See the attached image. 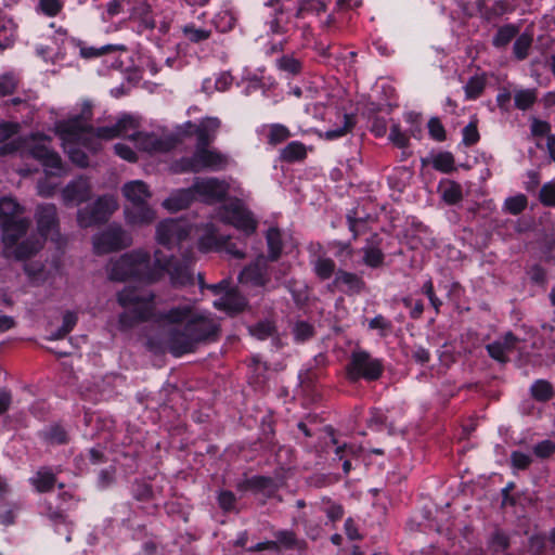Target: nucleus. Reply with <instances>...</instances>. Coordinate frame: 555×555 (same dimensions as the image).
Returning a JSON list of instances; mask_svg holds the SVG:
<instances>
[{
    "label": "nucleus",
    "mask_w": 555,
    "mask_h": 555,
    "mask_svg": "<svg viewBox=\"0 0 555 555\" xmlns=\"http://www.w3.org/2000/svg\"><path fill=\"white\" fill-rule=\"evenodd\" d=\"M107 273L111 280L132 279L144 284L156 282L165 274H168L173 285H184L191 280V273L185 263L167 257L160 250L154 253L152 263L149 251L141 248L112 260L107 267Z\"/></svg>",
    "instance_id": "obj_1"
},
{
    "label": "nucleus",
    "mask_w": 555,
    "mask_h": 555,
    "mask_svg": "<svg viewBox=\"0 0 555 555\" xmlns=\"http://www.w3.org/2000/svg\"><path fill=\"white\" fill-rule=\"evenodd\" d=\"M165 321V343L175 356L192 351L197 343L215 335L219 327L215 319L190 302L170 309Z\"/></svg>",
    "instance_id": "obj_2"
},
{
    "label": "nucleus",
    "mask_w": 555,
    "mask_h": 555,
    "mask_svg": "<svg viewBox=\"0 0 555 555\" xmlns=\"http://www.w3.org/2000/svg\"><path fill=\"white\" fill-rule=\"evenodd\" d=\"M23 208L15 199L3 197L0 199V218L2 219L3 254L8 258L25 259L41 249L40 240H30L25 236L29 221L18 216Z\"/></svg>",
    "instance_id": "obj_3"
},
{
    "label": "nucleus",
    "mask_w": 555,
    "mask_h": 555,
    "mask_svg": "<svg viewBox=\"0 0 555 555\" xmlns=\"http://www.w3.org/2000/svg\"><path fill=\"white\" fill-rule=\"evenodd\" d=\"M193 234L197 237L198 248L203 251L221 248L227 243V240L219 236L216 228L210 223L193 227L185 220L171 218L157 224L155 238L159 245L172 249Z\"/></svg>",
    "instance_id": "obj_4"
},
{
    "label": "nucleus",
    "mask_w": 555,
    "mask_h": 555,
    "mask_svg": "<svg viewBox=\"0 0 555 555\" xmlns=\"http://www.w3.org/2000/svg\"><path fill=\"white\" fill-rule=\"evenodd\" d=\"M90 116V106H86L79 117L61 121L55 126L56 133L62 140L64 151L68 154L72 162L80 167L88 165L87 155L80 147L96 151L100 147V141L105 140L99 135V129L94 130L87 126V119H89Z\"/></svg>",
    "instance_id": "obj_5"
},
{
    "label": "nucleus",
    "mask_w": 555,
    "mask_h": 555,
    "mask_svg": "<svg viewBox=\"0 0 555 555\" xmlns=\"http://www.w3.org/2000/svg\"><path fill=\"white\" fill-rule=\"evenodd\" d=\"M137 127L135 119L125 115L115 125L99 128V135L105 140H112L116 137L128 138L139 151L147 153L168 151L179 141L177 134L175 138L168 135L159 138L154 133L140 132Z\"/></svg>",
    "instance_id": "obj_6"
},
{
    "label": "nucleus",
    "mask_w": 555,
    "mask_h": 555,
    "mask_svg": "<svg viewBox=\"0 0 555 555\" xmlns=\"http://www.w3.org/2000/svg\"><path fill=\"white\" fill-rule=\"evenodd\" d=\"M118 302L125 309L118 321L121 331L147 319L152 311L151 294L144 289L127 286L118 294Z\"/></svg>",
    "instance_id": "obj_7"
},
{
    "label": "nucleus",
    "mask_w": 555,
    "mask_h": 555,
    "mask_svg": "<svg viewBox=\"0 0 555 555\" xmlns=\"http://www.w3.org/2000/svg\"><path fill=\"white\" fill-rule=\"evenodd\" d=\"M229 157L216 149L208 147V144L197 142L196 149L191 157H184L172 165V171L180 172H199V171H219L227 168Z\"/></svg>",
    "instance_id": "obj_8"
},
{
    "label": "nucleus",
    "mask_w": 555,
    "mask_h": 555,
    "mask_svg": "<svg viewBox=\"0 0 555 555\" xmlns=\"http://www.w3.org/2000/svg\"><path fill=\"white\" fill-rule=\"evenodd\" d=\"M77 47V39L68 37L64 30H57L46 43H38L36 52L44 61L55 63L64 60L68 54L76 53Z\"/></svg>",
    "instance_id": "obj_9"
},
{
    "label": "nucleus",
    "mask_w": 555,
    "mask_h": 555,
    "mask_svg": "<svg viewBox=\"0 0 555 555\" xmlns=\"http://www.w3.org/2000/svg\"><path fill=\"white\" fill-rule=\"evenodd\" d=\"M218 216L222 221L234 225L247 235L255 232L257 227L251 214L237 199L230 201L220 207Z\"/></svg>",
    "instance_id": "obj_10"
},
{
    "label": "nucleus",
    "mask_w": 555,
    "mask_h": 555,
    "mask_svg": "<svg viewBox=\"0 0 555 555\" xmlns=\"http://www.w3.org/2000/svg\"><path fill=\"white\" fill-rule=\"evenodd\" d=\"M132 237L120 225H109L93 237V248L99 255L130 246Z\"/></svg>",
    "instance_id": "obj_11"
},
{
    "label": "nucleus",
    "mask_w": 555,
    "mask_h": 555,
    "mask_svg": "<svg viewBox=\"0 0 555 555\" xmlns=\"http://www.w3.org/2000/svg\"><path fill=\"white\" fill-rule=\"evenodd\" d=\"M118 207L113 196L100 197L92 207L80 209L77 222L81 228H88L108 218Z\"/></svg>",
    "instance_id": "obj_12"
},
{
    "label": "nucleus",
    "mask_w": 555,
    "mask_h": 555,
    "mask_svg": "<svg viewBox=\"0 0 555 555\" xmlns=\"http://www.w3.org/2000/svg\"><path fill=\"white\" fill-rule=\"evenodd\" d=\"M382 374V364L377 359L371 358L365 352H356L347 370L349 379L359 378L377 379Z\"/></svg>",
    "instance_id": "obj_13"
},
{
    "label": "nucleus",
    "mask_w": 555,
    "mask_h": 555,
    "mask_svg": "<svg viewBox=\"0 0 555 555\" xmlns=\"http://www.w3.org/2000/svg\"><path fill=\"white\" fill-rule=\"evenodd\" d=\"M37 225L38 233H33L28 235L25 234L22 240L30 238V240H40L41 245L43 244V240L50 237L54 240V236L57 235V221H56V208L54 205H42L37 209Z\"/></svg>",
    "instance_id": "obj_14"
},
{
    "label": "nucleus",
    "mask_w": 555,
    "mask_h": 555,
    "mask_svg": "<svg viewBox=\"0 0 555 555\" xmlns=\"http://www.w3.org/2000/svg\"><path fill=\"white\" fill-rule=\"evenodd\" d=\"M220 127V120L216 117H207L203 119L199 125H193L192 122H185L180 126L177 130V137L179 140L184 135L196 133L197 142L201 144H209L216 137V132Z\"/></svg>",
    "instance_id": "obj_15"
},
{
    "label": "nucleus",
    "mask_w": 555,
    "mask_h": 555,
    "mask_svg": "<svg viewBox=\"0 0 555 555\" xmlns=\"http://www.w3.org/2000/svg\"><path fill=\"white\" fill-rule=\"evenodd\" d=\"M193 189L201 199L212 203L225 195L228 185L217 178H198L194 181Z\"/></svg>",
    "instance_id": "obj_16"
},
{
    "label": "nucleus",
    "mask_w": 555,
    "mask_h": 555,
    "mask_svg": "<svg viewBox=\"0 0 555 555\" xmlns=\"http://www.w3.org/2000/svg\"><path fill=\"white\" fill-rule=\"evenodd\" d=\"M240 282L244 285L262 287L268 282L267 260L259 256L255 262L245 268L240 274Z\"/></svg>",
    "instance_id": "obj_17"
},
{
    "label": "nucleus",
    "mask_w": 555,
    "mask_h": 555,
    "mask_svg": "<svg viewBox=\"0 0 555 555\" xmlns=\"http://www.w3.org/2000/svg\"><path fill=\"white\" fill-rule=\"evenodd\" d=\"M125 218L131 227H145L155 221L156 211L146 203L130 205L125 208Z\"/></svg>",
    "instance_id": "obj_18"
},
{
    "label": "nucleus",
    "mask_w": 555,
    "mask_h": 555,
    "mask_svg": "<svg viewBox=\"0 0 555 555\" xmlns=\"http://www.w3.org/2000/svg\"><path fill=\"white\" fill-rule=\"evenodd\" d=\"M28 147L33 157L39 159L42 163L47 176L61 175L63 168L61 158L56 153L50 151L44 144L36 146L28 145Z\"/></svg>",
    "instance_id": "obj_19"
},
{
    "label": "nucleus",
    "mask_w": 555,
    "mask_h": 555,
    "mask_svg": "<svg viewBox=\"0 0 555 555\" xmlns=\"http://www.w3.org/2000/svg\"><path fill=\"white\" fill-rule=\"evenodd\" d=\"M17 127L13 124L0 125V156L23 151L24 141L15 137Z\"/></svg>",
    "instance_id": "obj_20"
},
{
    "label": "nucleus",
    "mask_w": 555,
    "mask_h": 555,
    "mask_svg": "<svg viewBox=\"0 0 555 555\" xmlns=\"http://www.w3.org/2000/svg\"><path fill=\"white\" fill-rule=\"evenodd\" d=\"M518 339L511 333L503 338L493 341L487 346V350L491 358L500 362H505L508 354L516 348Z\"/></svg>",
    "instance_id": "obj_21"
},
{
    "label": "nucleus",
    "mask_w": 555,
    "mask_h": 555,
    "mask_svg": "<svg viewBox=\"0 0 555 555\" xmlns=\"http://www.w3.org/2000/svg\"><path fill=\"white\" fill-rule=\"evenodd\" d=\"M90 185L89 182L79 178L69 183L62 193L63 201L66 204H80L89 197Z\"/></svg>",
    "instance_id": "obj_22"
},
{
    "label": "nucleus",
    "mask_w": 555,
    "mask_h": 555,
    "mask_svg": "<svg viewBox=\"0 0 555 555\" xmlns=\"http://www.w3.org/2000/svg\"><path fill=\"white\" fill-rule=\"evenodd\" d=\"M122 194L130 202V205L146 203L152 196L149 185L141 180L126 183L122 186Z\"/></svg>",
    "instance_id": "obj_23"
},
{
    "label": "nucleus",
    "mask_w": 555,
    "mask_h": 555,
    "mask_svg": "<svg viewBox=\"0 0 555 555\" xmlns=\"http://www.w3.org/2000/svg\"><path fill=\"white\" fill-rule=\"evenodd\" d=\"M362 262L372 268L376 269L384 264L385 255L379 247V238L374 235L366 245L361 248Z\"/></svg>",
    "instance_id": "obj_24"
},
{
    "label": "nucleus",
    "mask_w": 555,
    "mask_h": 555,
    "mask_svg": "<svg viewBox=\"0 0 555 555\" xmlns=\"http://www.w3.org/2000/svg\"><path fill=\"white\" fill-rule=\"evenodd\" d=\"M214 306L228 314H235L245 308L246 300L235 291H225L219 299L214 301Z\"/></svg>",
    "instance_id": "obj_25"
},
{
    "label": "nucleus",
    "mask_w": 555,
    "mask_h": 555,
    "mask_svg": "<svg viewBox=\"0 0 555 555\" xmlns=\"http://www.w3.org/2000/svg\"><path fill=\"white\" fill-rule=\"evenodd\" d=\"M194 197L193 186L191 189H181L172 192L162 205L168 211L175 212L189 207Z\"/></svg>",
    "instance_id": "obj_26"
},
{
    "label": "nucleus",
    "mask_w": 555,
    "mask_h": 555,
    "mask_svg": "<svg viewBox=\"0 0 555 555\" xmlns=\"http://www.w3.org/2000/svg\"><path fill=\"white\" fill-rule=\"evenodd\" d=\"M333 285L345 292L358 293L362 289L363 282L353 273L338 271L336 272Z\"/></svg>",
    "instance_id": "obj_27"
},
{
    "label": "nucleus",
    "mask_w": 555,
    "mask_h": 555,
    "mask_svg": "<svg viewBox=\"0 0 555 555\" xmlns=\"http://www.w3.org/2000/svg\"><path fill=\"white\" fill-rule=\"evenodd\" d=\"M117 51H124V47L116 46V44H105L100 48L87 47L83 42H81L79 40H78V47L76 50V52H78L79 55L86 60L99 57L104 54H108V53L117 52Z\"/></svg>",
    "instance_id": "obj_28"
},
{
    "label": "nucleus",
    "mask_w": 555,
    "mask_h": 555,
    "mask_svg": "<svg viewBox=\"0 0 555 555\" xmlns=\"http://www.w3.org/2000/svg\"><path fill=\"white\" fill-rule=\"evenodd\" d=\"M33 486L39 492L51 490L55 483V477L49 468H40L30 479Z\"/></svg>",
    "instance_id": "obj_29"
},
{
    "label": "nucleus",
    "mask_w": 555,
    "mask_h": 555,
    "mask_svg": "<svg viewBox=\"0 0 555 555\" xmlns=\"http://www.w3.org/2000/svg\"><path fill=\"white\" fill-rule=\"evenodd\" d=\"M130 18L138 21L144 29H152L155 27L153 16L151 15L150 5L140 3L131 10Z\"/></svg>",
    "instance_id": "obj_30"
},
{
    "label": "nucleus",
    "mask_w": 555,
    "mask_h": 555,
    "mask_svg": "<svg viewBox=\"0 0 555 555\" xmlns=\"http://www.w3.org/2000/svg\"><path fill=\"white\" fill-rule=\"evenodd\" d=\"M306 155H307L306 146L298 141H293V142L288 143L281 151V158L286 162L301 160L306 157Z\"/></svg>",
    "instance_id": "obj_31"
},
{
    "label": "nucleus",
    "mask_w": 555,
    "mask_h": 555,
    "mask_svg": "<svg viewBox=\"0 0 555 555\" xmlns=\"http://www.w3.org/2000/svg\"><path fill=\"white\" fill-rule=\"evenodd\" d=\"M335 262L331 258L319 257L313 262L314 273L322 280L330 279L335 272Z\"/></svg>",
    "instance_id": "obj_32"
},
{
    "label": "nucleus",
    "mask_w": 555,
    "mask_h": 555,
    "mask_svg": "<svg viewBox=\"0 0 555 555\" xmlns=\"http://www.w3.org/2000/svg\"><path fill=\"white\" fill-rule=\"evenodd\" d=\"M515 106L519 109L529 108L537 100V92L533 89H520L514 94Z\"/></svg>",
    "instance_id": "obj_33"
},
{
    "label": "nucleus",
    "mask_w": 555,
    "mask_h": 555,
    "mask_svg": "<svg viewBox=\"0 0 555 555\" xmlns=\"http://www.w3.org/2000/svg\"><path fill=\"white\" fill-rule=\"evenodd\" d=\"M486 86V78L483 76L472 77L464 87L467 100L477 99L483 91Z\"/></svg>",
    "instance_id": "obj_34"
},
{
    "label": "nucleus",
    "mask_w": 555,
    "mask_h": 555,
    "mask_svg": "<svg viewBox=\"0 0 555 555\" xmlns=\"http://www.w3.org/2000/svg\"><path fill=\"white\" fill-rule=\"evenodd\" d=\"M354 125L353 117L351 115H343V126L327 130L325 131L321 137L325 138L326 140H335L343 135H345L347 132H349Z\"/></svg>",
    "instance_id": "obj_35"
},
{
    "label": "nucleus",
    "mask_w": 555,
    "mask_h": 555,
    "mask_svg": "<svg viewBox=\"0 0 555 555\" xmlns=\"http://www.w3.org/2000/svg\"><path fill=\"white\" fill-rule=\"evenodd\" d=\"M267 242L269 247V258L274 261L281 253V233L276 229H270L267 233Z\"/></svg>",
    "instance_id": "obj_36"
},
{
    "label": "nucleus",
    "mask_w": 555,
    "mask_h": 555,
    "mask_svg": "<svg viewBox=\"0 0 555 555\" xmlns=\"http://www.w3.org/2000/svg\"><path fill=\"white\" fill-rule=\"evenodd\" d=\"M13 23L0 14V51L9 48L12 43Z\"/></svg>",
    "instance_id": "obj_37"
},
{
    "label": "nucleus",
    "mask_w": 555,
    "mask_h": 555,
    "mask_svg": "<svg viewBox=\"0 0 555 555\" xmlns=\"http://www.w3.org/2000/svg\"><path fill=\"white\" fill-rule=\"evenodd\" d=\"M291 137L289 130L280 124H273L269 127L268 142L272 145L280 144Z\"/></svg>",
    "instance_id": "obj_38"
},
{
    "label": "nucleus",
    "mask_w": 555,
    "mask_h": 555,
    "mask_svg": "<svg viewBox=\"0 0 555 555\" xmlns=\"http://www.w3.org/2000/svg\"><path fill=\"white\" fill-rule=\"evenodd\" d=\"M433 166L442 172H450L454 169V158L449 152H441L433 157Z\"/></svg>",
    "instance_id": "obj_39"
},
{
    "label": "nucleus",
    "mask_w": 555,
    "mask_h": 555,
    "mask_svg": "<svg viewBox=\"0 0 555 555\" xmlns=\"http://www.w3.org/2000/svg\"><path fill=\"white\" fill-rule=\"evenodd\" d=\"M527 197L524 194H517L505 199L504 209L512 215H518L527 207Z\"/></svg>",
    "instance_id": "obj_40"
},
{
    "label": "nucleus",
    "mask_w": 555,
    "mask_h": 555,
    "mask_svg": "<svg viewBox=\"0 0 555 555\" xmlns=\"http://www.w3.org/2000/svg\"><path fill=\"white\" fill-rule=\"evenodd\" d=\"M182 33L192 42H201L209 38L210 30L189 24L182 27Z\"/></svg>",
    "instance_id": "obj_41"
},
{
    "label": "nucleus",
    "mask_w": 555,
    "mask_h": 555,
    "mask_svg": "<svg viewBox=\"0 0 555 555\" xmlns=\"http://www.w3.org/2000/svg\"><path fill=\"white\" fill-rule=\"evenodd\" d=\"M235 16L230 11H221L216 14L214 24L216 28L222 33L229 31L234 27Z\"/></svg>",
    "instance_id": "obj_42"
},
{
    "label": "nucleus",
    "mask_w": 555,
    "mask_h": 555,
    "mask_svg": "<svg viewBox=\"0 0 555 555\" xmlns=\"http://www.w3.org/2000/svg\"><path fill=\"white\" fill-rule=\"evenodd\" d=\"M77 323V315L74 312H66L63 317V324L57 330V332L52 333L50 338L51 339H61L65 337L76 325Z\"/></svg>",
    "instance_id": "obj_43"
},
{
    "label": "nucleus",
    "mask_w": 555,
    "mask_h": 555,
    "mask_svg": "<svg viewBox=\"0 0 555 555\" xmlns=\"http://www.w3.org/2000/svg\"><path fill=\"white\" fill-rule=\"evenodd\" d=\"M442 198L448 204H455L462 199V188L460 184L448 181L442 189Z\"/></svg>",
    "instance_id": "obj_44"
},
{
    "label": "nucleus",
    "mask_w": 555,
    "mask_h": 555,
    "mask_svg": "<svg viewBox=\"0 0 555 555\" xmlns=\"http://www.w3.org/2000/svg\"><path fill=\"white\" fill-rule=\"evenodd\" d=\"M531 393L537 400L546 401L552 398L553 389L546 380H537L531 386Z\"/></svg>",
    "instance_id": "obj_45"
},
{
    "label": "nucleus",
    "mask_w": 555,
    "mask_h": 555,
    "mask_svg": "<svg viewBox=\"0 0 555 555\" xmlns=\"http://www.w3.org/2000/svg\"><path fill=\"white\" fill-rule=\"evenodd\" d=\"M63 8L61 0H39L38 10L47 16H56Z\"/></svg>",
    "instance_id": "obj_46"
},
{
    "label": "nucleus",
    "mask_w": 555,
    "mask_h": 555,
    "mask_svg": "<svg viewBox=\"0 0 555 555\" xmlns=\"http://www.w3.org/2000/svg\"><path fill=\"white\" fill-rule=\"evenodd\" d=\"M532 38L527 34L520 35L514 43V53L517 59H525L528 55V50L531 46Z\"/></svg>",
    "instance_id": "obj_47"
},
{
    "label": "nucleus",
    "mask_w": 555,
    "mask_h": 555,
    "mask_svg": "<svg viewBox=\"0 0 555 555\" xmlns=\"http://www.w3.org/2000/svg\"><path fill=\"white\" fill-rule=\"evenodd\" d=\"M540 201L545 206H555V179L541 188Z\"/></svg>",
    "instance_id": "obj_48"
},
{
    "label": "nucleus",
    "mask_w": 555,
    "mask_h": 555,
    "mask_svg": "<svg viewBox=\"0 0 555 555\" xmlns=\"http://www.w3.org/2000/svg\"><path fill=\"white\" fill-rule=\"evenodd\" d=\"M249 332L256 338L263 340L274 333V326L268 321L260 322L255 327H250Z\"/></svg>",
    "instance_id": "obj_49"
},
{
    "label": "nucleus",
    "mask_w": 555,
    "mask_h": 555,
    "mask_svg": "<svg viewBox=\"0 0 555 555\" xmlns=\"http://www.w3.org/2000/svg\"><path fill=\"white\" fill-rule=\"evenodd\" d=\"M516 35V29L513 26L502 27L493 39L495 46L501 47L508 43Z\"/></svg>",
    "instance_id": "obj_50"
},
{
    "label": "nucleus",
    "mask_w": 555,
    "mask_h": 555,
    "mask_svg": "<svg viewBox=\"0 0 555 555\" xmlns=\"http://www.w3.org/2000/svg\"><path fill=\"white\" fill-rule=\"evenodd\" d=\"M278 66L280 69L287 72L289 74H297L300 70V63L298 60L293 56H283L278 61Z\"/></svg>",
    "instance_id": "obj_51"
},
{
    "label": "nucleus",
    "mask_w": 555,
    "mask_h": 555,
    "mask_svg": "<svg viewBox=\"0 0 555 555\" xmlns=\"http://www.w3.org/2000/svg\"><path fill=\"white\" fill-rule=\"evenodd\" d=\"M293 333L296 340L304 341L312 336L313 328L310 324L306 322H297L294 325Z\"/></svg>",
    "instance_id": "obj_52"
},
{
    "label": "nucleus",
    "mask_w": 555,
    "mask_h": 555,
    "mask_svg": "<svg viewBox=\"0 0 555 555\" xmlns=\"http://www.w3.org/2000/svg\"><path fill=\"white\" fill-rule=\"evenodd\" d=\"M275 538H276V540L274 542H276V548L279 547V545L287 547V548L294 547L296 545V538H295L294 533L291 531H287V530L279 531L275 534Z\"/></svg>",
    "instance_id": "obj_53"
},
{
    "label": "nucleus",
    "mask_w": 555,
    "mask_h": 555,
    "mask_svg": "<svg viewBox=\"0 0 555 555\" xmlns=\"http://www.w3.org/2000/svg\"><path fill=\"white\" fill-rule=\"evenodd\" d=\"M555 451V443L551 440H543L533 448V452L538 457L545 459Z\"/></svg>",
    "instance_id": "obj_54"
},
{
    "label": "nucleus",
    "mask_w": 555,
    "mask_h": 555,
    "mask_svg": "<svg viewBox=\"0 0 555 555\" xmlns=\"http://www.w3.org/2000/svg\"><path fill=\"white\" fill-rule=\"evenodd\" d=\"M284 15L283 13L276 14L271 21L268 22L269 31L272 35L282 36L284 33Z\"/></svg>",
    "instance_id": "obj_55"
},
{
    "label": "nucleus",
    "mask_w": 555,
    "mask_h": 555,
    "mask_svg": "<svg viewBox=\"0 0 555 555\" xmlns=\"http://www.w3.org/2000/svg\"><path fill=\"white\" fill-rule=\"evenodd\" d=\"M428 129L430 135L438 141H442L446 138L444 129L441 122L437 118H431L428 121Z\"/></svg>",
    "instance_id": "obj_56"
},
{
    "label": "nucleus",
    "mask_w": 555,
    "mask_h": 555,
    "mask_svg": "<svg viewBox=\"0 0 555 555\" xmlns=\"http://www.w3.org/2000/svg\"><path fill=\"white\" fill-rule=\"evenodd\" d=\"M551 126L548 122L533 119L531 122V133L535 137L550 135Z\"/></svg>",
    "instance_id": "obj_57"
},
{
    "label": "nucleus",
    "mask_w": 555,
    "mask_h": 555,
    "mask_svg": "<svg viewBox=\"0 0 555 555\" xmlns=\"http://www.w3.org/2000/svg\"><path fill=\"white\" fill-rule=\"evenodd\" d=\"M389 140L398 147H404L408 143L406 135L400 131V129L397 125H393L391 127V130L389 133Z\"/></svg>",
    "instance_id": "obj_58"
},
{
    "label": "nucleus",
    "mask_w": 555,
    "mask_h": 555,
    "mask_svg": "<svg viewBox=\"0 0 555 555\" xmlns=\"http://www.w3.org/2000/svg\"><path fill=\"white\" fill-rule=\"evenodd\" d=\"M479 139V134L475 125L469 124L463 129V142L466 145L475 144Z\"/></svg>",
    "instance_id": "obj_59"
},
{
    "label": "nucleus",
    "mask_w": 555,
    "mask_h": 555,
    "mask_svg": "<svg viewBox=\"0 0 555 555\" xmlns=\"http://www.w3.org/2000/svg\"><path fill=\"white\" fill-rule=\"evenodd\" d=\"M362 451L361 447L354 444H344L336 448V455L343 460L347 455L357 456Z\"/></svg>",
    "instance_id": "obj_60"
},
{
    "label": "nucleus",
    "mask_w": 555,
    "mask_h": 555,
    "mask_svg": "<svg viewBox=\"0 0 555 555\" xmlns=\"http://www.w3.org/2000/svg\"><path fill=\"white\" fill-rule=\"evenodd\" d=\"M47 438L52 443H63L66 441V433L62 427L54 426L51 427L50 430L48 431Z\"/></svg>",
    "instance_id": "obj_61"
},
{
    "label": "nucleus",
    "mask_w": 555,
    "mask_h": 555,
    "mask_svg": "<svg viewBox=\"0 0 555 555\" xmlns=\"http://www.w3.org/2000/svg\"><path fill=\"white\" fill-rule=\"evenodd\" d=\"M116 154L121 157L122 159H126L128 162H134L135 160V152L129 147L128 145L124 143H117L115 145Z\"/></svg>",
    "instance_id": "obj_62"
},
{
    "label": "nucleus",
    "mask_w": 555,
    "mask_h": 555,
    "mask_svg": "<svg viewBox=\"0 0 555 555\" xmlns=\"http://www.w3.org/2000/svg\"><path fill=\"white\" fill-rule=\"evenodd\" d=\"M512 463L515 467H517L519 469H525L531 463V457H530V455L521 453V452H513Z\"/></svg>",
    "instance_id": "obj_63"
},
{
    "label": "nucleus",
    "mask_w": 555,
    "mask_h": 555,
    "mask_svg": "<svg viewBox=\"0 0 555 555\" xmlns=\"http://www.w3.org/2000/svg\"><path fill=\"white\" fill-rule=\"evenodd\" d=\"M491 544L495 551H503L508 546L507 537L503 532H495L492 537Z\"/></svg>",
    "instance_id": "obj_64"
}]
</instances>
